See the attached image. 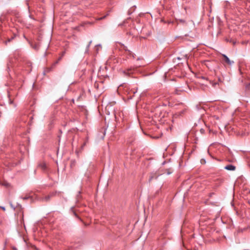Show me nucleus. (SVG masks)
I'll list each match as a JSON object with an SVG mask.
<instances>
[{"instance_id": "f257e3e1", "label": "nucleus", "mask_w": 250, "mask_h": 250, "mask_svg": "<svg viewBox=\"0 0 250 250\" xmlns=\"http://www.w3.org/2000/svg\"><path fill=\"white\" fill-rule=\"evenodd\" d=\"M17 209V210H19L17 215V217L19 219H23L24 215L23 209L21 207H19Z\"/></svg>"}, {"instance_id": "f03ea898", "label": "nucleus", "mask_w": 250, "mask_h": 250, "mask_svg": "<svg viewBox=\"0 0 250 250\" xmlns=\"http://www.w3.org/2000/svg\"><path fill=\"white\" fill-rule=\"evenodd\" d=\"M223 57L224 58V61L229 65H231L234 63L233 61H230L229 58L225 54H223Z\"/></svg>"}, {"instance_id": "7ed1b4c3", "label": "nucleus", "mask_w": 250, "mask_h": 250, "mask_svg": "<svg viewBox=\"0 0 250 250\" xmlns=\"http://www.w3.org/2000/svg\"><path fill=\"white\" fill-rule=\"evenodd\" d=\"M225 169L228 170L234 171L236 169V167L232 165H228L225 167Z\"/></svg>"}, {"instance_id": "20e7f679", "label": "nucleus", "mask_w": 250, "mask_h": 250, "mask_svg": "<svg viewBox=\"0 0 250 250\" xmlns=\"http://www.w3.org/2000/svg\"><path fill=\"white\" fill-rule=\"evenodd\" d=\"M38 167L42 168V170H45L46 169V164L44 163H41L40 164H39Z\"/></svg>"}, {"instance_id": "39448f33", "label": "nucleus", "mask_w": 250, "mask_h": 250, "mask_svg": "<svg viewBox=\"0 0 250 250\" xmlns=\"http://www.w3.org/2000/svg\"><path fill=\"white\" fill-rule=\"evenodd\" d=\"M1 185L5 187H9L10 186V185L8 183L6 182H3L1 183Z\"/></svg>"}, {"instance_id": "423d86ee", "label": "nucleus", "mask_w": 250, "mask_h": 250, "mask_svg": "<svg viewBox=\"0 0 250 250\" xmlns=\"http://www.w3.org/2000/svg\"><path fill=\"white\" fill-rule=\"evenodd\" d=\"M82 223L85 226H88L89 224H90V221H89L88 223H87V222H85L84 221V220L83 219H82L81 220Z\"/></svg>"}, {"instance_id": "0eeeda50", "label": "nucleus", "mask_w": 250, "mask_h": 250, "mask_svg": "<svg viewBox=\"0 0 250 250\" xmlns=\"http://www.w3.org/2000/svg\"><path fill=\"white\" fill-rule=\"evenodd\" d=\"M72 212L74 214V216H75V217H77V218H78L79 219H81L80 218V217H79L78 214H77V213L73 210V209H72Z\"/></svg>"}, {"instance_id": "6e6552de", "label": "nucleus", "mask_w": 250, "mask_h": 250, "mask_svg": "<svg viewBox=\"0 0 250 250\" xmlns=\"http://www.w3.org/2000/svg\"><path fill=\"white\" fill-rule=\"evenodd\" d=\"M92 43V41H90L88 43V44L87 45V47H86V52H87L88 51V48L89 47V46H90L91 44Z\"/></svg>"}, {"instance_id": "1a4fd4ad", "label": "nucleus", "mask_w": 250, "mask_h": 250, "mask_svg": "<svg viewBox=\"0 0 250 250\" xmlns=\"http://www.w3.org/2000/svg\"><path fill=\"white\" fill-rule=\"evenodd\" d=\"M51 196H52V195H48V196H46V197H45V199H45L46 201H48V200H49L50 199V197H51Z\"/></svg>"}, {"instance_id": "9d476101", "label": "nucleus", "mask_w": 250, "mask_h": 250, "mask_svg": "<svg viewBox=\"0 0 250 250\" xmlns=\"http://www.w3.org/2000/svg\"><path fill=\"white\" fill-rule=\"evenodd\" d=\"M29 196H26L23 198H22L23 200H26V199H28V198H29Z\"/></svg>"}, {"instance_id": "9b49d317", "label": "nucleus", "mask_w": 250, "mask_h": 250, "mask_svg": "<svg viewBox=\"0 0 250 250\" xmlns=\"http://www.w3.org/2000/svg\"><path fill=\"white\" fill-rule=\"evenodd\" d=\"M9 103L10 104H13L14 106H16V104H15L14 103H13V102L12 101H11V100H10V101H9Z\"/></svg>"}, {"instance_id": "f8f14e48", "label": "nucleus", "mask_w": 250, "mask_h": 250, "mask_svg": "<svg viewBox=\"0 0 250 250\" xmlns=\"http://www.w3.org/2000/svg\"><path fill=\"white\" fill-rule=\"evenodd\" d=\"M154 178L153 176H151L149 178V181H150Z\"/></svg>"}, {"instance_id": "ddd939ff", "label": "nucleus", "mask_w": 250, "mask_h": 250, "mask_svg": "<svg viewBox=\"0 0 250 250\" xmlns=\"http://www.w3.org/2000/svg\"><path fill=\"white\" fill-rule=\"evenodd\" d=\"M210 83L213 85V86H214L216 83H212L211 81H210Z\"/></svg>"}, {"instance_id": "4468645a", "label": "nucleus", "mask_w": 250, "mask_h": 250, "mask_svg": "<svg viewBox=\"0 0 250 250\" xmlns=\"http://www.w3.org/2000/svg\"><path fill=\"white\" fill-rule=\"evenodd\" d=\"M0 208L4 211L5 210V208L4 207H0Z\"/></svg>"}, {"instance_id": "2eb2a0df", "label": "nucleus", "mask_w": 250, "mask_h": 250, "mask_svg": "<svg viewBox=\"0 0 250 250\" xmlns=\"http://www.w3.org/2000/svg\"><path fill=\"white\" fill-rule=\"evenodd\" d=\"M60 60H61V58H59V60H58V61H57V62L55 63V64H57V63L58 62V61H60Z\"/></svg>"}, {"instance_id": "dca6fc26", "label": "nucleus", "mask_w": 250, "mask_h": 250, "mask_svg": "<svg viewBox=\"0 0 250 250\" xmlns=\"http://www.w3.org/2000/svg\"><path fill=\"white\" fill-rule=\"evenodd\" d=\"M98 47H101V45H98L97 46Z\"/></svg>"}, {"instance_id": "f3484780", "label": "nucleus", "mask_w": 250, "mask_h": 250, "mask_svg": "<svg viewBox=\"0 0 250 250\" xmlns=\"http://www.w3.org/2000/svg\"><path fill=\"white\" fill-rule=\"evenodd\" d=\"M12 39H13V38H12V39H11V40H12ZM10 41H11V39H9V40H8V42H10Z\"/></svg>"}, {"instance_id": "a211bd4d", "label": "nucleus", "mask_w": 250, "mask_h": 250, "mask_svg": "<svg viewBox=\"0 0 250 250\" xmlns=\"http://www.w3.org/2000/svg\"><path fill=\"white\" fill-rule=\"evenodd\" d=\"M104 17H102V18H100V19H104Z\"/></svg>"}, {"instance_id": "6ab92c4d", "label": "nucleus", "mask_w": 250, "mask_h": 250, "mask_svg": "<svg viewBox=\"0 0 250 250\" xmlns=\"http://www.w3.org/2000/svg\"><path fill=\"white\" fill-rule=\"evenodd\" d=\"M128 52L129 53V54L131 55V53L130 52V51L128 50Z\"/></svg>"}, {"instance_id": "aec40b11", "label": "nucleus", "mask_w": 250, "mask_h": 250, "mask_svg": "<svg viewBox=\"0 0 250 250\" xmlns=\"http://www.w3.org/2000/svg\"><path fill=\"white\" fill-rule=\"evenodd\" d=\"M202 78H203V79H205V77H202Z\"/></svg>"}, {"instance_id": "412c9836", "label": "nucleus", "mask_w": 250, "mask_h": 250, "mask_svg": "<svg viewBox=\"0 0 250 250\" xmlns=\"http://www.w3.org/2000/svg\"><path fill=\"white\" fill-rule=\"evenodd\" d=\"M72 165H74V164H71V166H72Z\"/></svg>"}, {"instance_id": "4be33fe9", "label": "nucleus", "mask_w": 250, "mask_h": 250, "mask_svg": "<svg viewBox=\"0 0 250 250\" xmlns=\"http://www.w3.org/2000/svg\"><path fill=\"white\" fill-rule=\"evenodd\" d=\"M72 165H74V164H71V166H72Z\"/></svg>"}]
</instances>
